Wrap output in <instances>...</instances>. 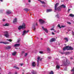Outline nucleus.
<instances>
[{
  "mask_svg": "<svg viewBox=\"0 0 74 74\" xmlns=\"http://www.w3.org/2000/svg\"><path fill=\"white\" fill-rule=\"evenodd\" d=\"M31 0H28V2L29 3H30V2H31Z\"/></svg>",
  "mask_w": 74,
  "mask_h": 74,
  "instance_id": "nucleus-48",
  "label": "nucleus"
},
{
  "mask_svg": "<svg viewBox=\"0 0 74 74\" xmlns=\"http://www.w3.org/2000/svg\"><path fill=\"white\" fill-rule=\"evenodd\" d=\"M67 50H69L70 47L69 46H66Z\"/></svg>",
  "mask_w": 74,
  "mask_h": 74,
  "instance_id": "nucleus-24",
  "label": "nucleus"
},
{
  "mask_svg": "<svg viewBox=\"0 0 74 74\" xmlns=\"http://www.w3.org/2000/svg\"><path fill=\"white\" fill-rule=\"evenodd\" d=\"M69 16H71V17H74V14H71L69 15Z\"/></svg>",
  "mask_w": 74,
  "mask_h": 74,
  "instance_id": "nucleus-28",
  "label": "nucleus"
},
{
  "mask_svg": "<svg viewBox=\"0 0 74 74\" xmlns=\"http://www.w3.org/2000/svg\"><path fill=\"white\" fill-rule=\"evenodd\" d=\"M3 44H9V42H4Z\"/></svg>",
  "mask_w": 74,
  "mask_h": 74,
  "instance_id": "nucleus-22",
  "label": "nucleus"
},
{
  "mask_svg": "<svg viewBox=\"0 0 74 74\" xmlns=\"http://www.w3.org/2000/svg\"><path fill=\"white\" fill-rule=\"evenodd\" d=\"M59 5V3H57L56 4H55V10H57V7Z\"/></svg>",
  "mask_w": 74,
  "mask_h": 74,
  "instance_id": "nucleus-6",
  "label": "nucleus"
},
{
  "mask_svg": "<svg viewBox=\"0 0 74 74\" xmlns=\"http://www.w3.org/2000/svg\"><path fill=\"white\" fill-rule=\"evenodd\" d=\"M36 63L35 62H32V66L34 67L35 66H36Z\"/></svg>",
  "mask_w": 74,
  "mask_h": 74,
  "instance_id": "nucleus-11",
  "label": "nucleus"
},
{
  "mask_svg": "<svg viewBox=\"0 0 74 74\" xmlns=\"http://www.w3.org/2000/svg\"><path fill=\"white\" fill-rule=\"evenodd\" d=\"M27 55V53H25V56H26Z\"/></svg>",
  "mask_w": 74,
  "mask_h": 74,
  "instance_id": "nucleus-41",
  "label": "nucleus"
},
{
  "mask_svg": "<svg viewBox=\"0 0 74 74\" xmlns=\"http://www.w3.org/2000/svg\"><path fill=\"white\" fill-rule=\"evenodd\" d=\"M38 1H40V3L41 2V1H41V0H38Z\"/></svg>",
  "mask_w": 74,
  "mask_h": 74,
  "instance_id": "nucleus-51",
  "label": "nucleus"
},
{
  "mask_svg": "<svg viewBox=\"0 0 74 74\" xmlns=\"http://www.w3.org/2000/svg\"><path fill=\"white\" fill-rule=\"evenodd\" d=\"M47 52H48V53H50V51H51V50L49 48H47Z\"/></svg>",
  "mask_w": 74,
  "mask_h": 74,
  "instance_id": "nucleus-15",
  "label": "nucleus"
},
{
  "mask_svg": "<svg viewBox=\"0 0 74 74\" xmlns=\"http://www.w3.org/2000/svg\"><path fill=\"white\" fill-rule=\"evenodd\" d=\"M64 60H62V62L64 63V64H66L67 63V58H64Z\"/></svg>",
  "mask_w": 74,
  "mask_h": 74,
  "instance_id": "nucleus-2",
  "label": "nucleus"
},
{
  "mask_svg": "<svg viewBox=\"0 0 74 74\" xmlns=\"http://www.w3.org/2000/svg\"><path fill=\"white\" fill-rule=\"evenodd\" d=\"M40 59V57H38L37 58V66H38V65H39V64L40 63V62H39V60Z\"/></svg>",
  "mask_w": 74,
  "mask_h": 74,
  "instance_id": "nucleus-8",
  "label": "nucleus"
},
{
  "mask_svg": "<svg viewBox=\"0 0 74 74\" xmlns=\"http://www.w3.org/2000/svg\"><path fill=\"white\" fill-rule=\"evenodd\" d=\"M56 17H57V18H59V15H56Z\"/></svg>",
  "mask_w": 74,
  "mask_h": 74,
  "instance_id": "nucleus-36",
  "label": "nucleus"
},
{
  "mask_svg": "<svg viewBox=\"0 0 74 74\" xmlns=\"http://www.w3.org/2000/svg\"><path fill=\"white\" fill-rule=\"evenodd\" d=\"M41 60H42V59L41 58L40 59V61H41Z\"/></svg>",
  "mask_w": 74,
  "mask_h": 74,
  "instance_id": "nucleus-58",
  "label": "nucleus"
},
{
  "mask_svg": "<svg viewBox=\"0 0 74 74\" xmlns=\"http://www.w3.org/2000/svg\"><path fill=\"white\" fill-rule=\"evenodd\" d=\"M17 22V18H15L13 20V23H15V22Z\"/></svg>",
  "mask_w": 74,
  "mask_h": 74,
  "instance_id": "nucleus-16",
  "label": "nucleus"
},
{
  "mask_svg": "<svg viewBox=\"0 0 74 74\" xmlns=\"http://www.w3.org/2000/svg\"><path fill=\"white\" fill-rule=\"evenodd\" d=\"M64 40H66V41H68V38H64Z\"/></svg>",
  "mask_w": 74,
  "mask_h": 74,
  "instance_id": "nucleus-34",
  "label": "nucleus"
},
{
  "mask_svg": "<svg viewBox=\"0 0 74 74\" xmlns=\"http://www.w3.org/2000/svg\"><path fill=\"white\" fill-rule=\"evenodd\" d=\"M26 74H32V73H27Z\"/></svg>",
  "mask_w": 74,
  "mask_h": 74,
  "instance_id": "nucleus-52",
  "label": "nucleus"
},
{
  "mask_svg": "<svg viewBox=\"0 0 74 74\" xmlns=\"http://www.w3.org/2000/svg\"><path fill=\"white\" fill-rule=\"evenodd\" d=\"M65 27V26H63V25H62L61 27Z\"/></svg>",
  "mask_w": 74,
  "mask_h": 74,
  "instance_id": "nucleus-42",
  "label": "nucleus"
},
{
  "mask_svg": "<svg viewBox=\"0 0 74 74\" xmlns=\"http://www.w3.org/2000/svg\"><path fill=\"white\" fill-rule=\"evenodd\" d=\"M4 42H0V44H4Z\"/></svg>",
  "mask_w": 74,
  "mask_h": 74,
  "instance_id": "nucleus-40",
  "label": "nucleus"
},
{
  "mask_svg": "<svg viewBox=\"0 0 74 74\" xmlns=\"http://www.w3.org/2000/svg\"><path fill=\"white\" fill-rule=\"evenodd\" d=\"M58 26L59 27H60V28H62V27H60V25H59V24L58 25Z\"/></svg>",
  "mask_w": 74,
  "mask_h": 74,
  "instance_id": "nucleus-37",
  "label": "nucleus"
},
{
  "mask_svg": "<svg viewBox=\"0 0 74 74\" xmlns=\"http://www.w3.org/2000/svg\"><path fill=\"white\" fill-rule=\"evenodd\" d=\"M52 34L53 35H54V34H55V33H53V32H52Z\"/></svg>",
  "mask_w": 74,
  "mask_h": 74,
  "instance_id": "nucleus-50",
  "label": "nucleus"
},
{
  "mask_svg": "<svg viewBox=\"0 0 74 74\" xmlns=\"http://www.w3.org/2000/svg\"><path fill=\"white\" fill-rule=\"evenodd\" d=\"M66 49H67L66 48V47H64L63 48V51H66Z\"/></svg>",
  "mask_w": 74,
  "mask_h": 74,
  "instance_id": "nucleus-31",
  "label": "nucleus"
},
{
  "mask_svg": "<svg viewBox=\"0 0 74 74\" xmlns=\"http://www.w3.org/2000/svg\"><path fill=\"white\" fill-rule=\"evenodd\" d=\"M17 74V72H15V74Z\"/></svg>",
  "mask_w": 74,
  "mask_h": 74,
  "instance_id": "nucleus-56",
  "label": "nucleus"
},
{
  "mask_svg": "<svg viewBox=\"0 0 74 74\" xmlns=\"http://www.w3.org/2000/svg\"><path fill=\"white\" fill-rule=\"evenodd\" d=\"M11 13L12 12L10 10H7V11L6 12L7 14H11Z\"/></svg>",
  "mask_w": 74,
  "mask_h": 74,
  "instance_id": "nucleus-10",
  "label": "nucleus"
},
{
  "mask_svg": "<svg viewBox=\"0 0 74 74\" xmlns=\"http://www.w3.org/2000/svg\"><path fill=\"white\" fill-rule=\"evenodd\" d=\"M20 41H21V40H20V39L18 40H17V42H16V43H19V42H20Z\"/></svg>",
  "mask_w": 74,
  "mask_h": 74,
  "instance_id": "nucleus-35",
  "label": "nucleus"
},
{
  "mask_svg": "<svg viewBox=\"0 0 74 74\" xmlns=\"http://www.w3.org/2000/svg\"><path fill=\"white\" fill-rule=\"evenodd\" d=\"M41 40H42V38H41Z\"/></svg>",
  "mask_w": 74,
  "mask_h": 74,
  "instance_id": "nucleus-64",
  "label": "nucleus"
},
{
  "mask_svg": "<svg viewBox=\"0 0 74 74\" xmlns=\"http://www.w3.org/2000/svg\"><path fill=\"white\" fill-rule=\"evenodd\" d=\"M48 58H49V59H51V57H48Z\"/></svg>",
  "mask_w": 74,
  "mask_h": 74,
  "instance_id": "nucleus-53",
  "label": "nucleus"
},
{
  "mask_svg": "<svg viewBox=\"0 0 74 74\" xmlns=\"http://www.w3.org/2000/svg\"><path fill=\"white\" fill-rule=\"evenodd\" d=\"M66 8V5H62L61 6H60L61 8Z\"/></svg>",
  "mask_w": 74,
  "mask_h": 74,
  "instance_id": "nucleus-20",
  "label": "nucleus"
},
{
  "mask_svg": "<svg viewBox=\"0 0 74 74\" xmlns=\"http://www.w3.org/2000/svg\"><path fill=\"white\" fill-rule=\"evenodd\" d=\"M24 64L23 63H22L20 65H21V66H23V65Z\"/></svg>",
  "mask_w": 74,
  "mask_h": 74,
  "instance_id": "nucleus-44",
  "label": "nucleus"
},
{
  "mask_svg": "<svg viewBox=\"0 0 74 74\" xmlns=\"http://www.w3.org/2000/svg\"><path fill=\"white\" fill-rule=\"evenodd\" d=\"M41 3L42 4H45L46 3L44 1H41Z\"/></svg>",
  "mask_w": 74,
  "mask_h": 74,
  "instance_id": "nucleus-27",
  "label": "nucleus"
},
{
  "mask_svg": "<svg viewBox=\"0 0 74 74\" xmlns=\"http://www.w3.org/2000/svg\"><path fill=\"white\" fill-rule=\"evenodd\" d=\"M25 53V52L24 51H22L21 52L22 54H23V53Z\"/></svg>",
  "mask_w": 74,
  "mask_h": 74,
  "instance_id": "nucleus-47",
  "label": "nucleus"
},
{
  "mask_svg": "<svg viewBox=\"0 0 74 74\" xmlns=\"http://www.w3.org/2000/svg\"><path fill=\"white\" fill-rule=\"evenodd\" d=\"M70 9H69V11H70Z\"/></svg>",
  "mask_w": 74,
  "mask_h": 74,
  "instance_id": "nucleus-61",
  "label": "nucleus"
},
{
  "mask_svg": "<svg viewBox=\"0 0 74 74\" xmlns=\"http://www.w3.org/2000/svg\"><path fill=\"white\" fill-rule=\"evenodd\" d=\"M14 68H15V69H18V70H19V68L18 67L16 66H14Z\"/></svg>",
  "mask_w": 74,
  "mask_h": 74,
  "instance_id": "nucleus-32",
  "label": "nucleus"
},
{
  "mask_svg": "<svg viewBox=\"0 0 74 74\" xmlns=\"http://www.w3.org/2000/svg\"><path fill=\"white\" fill-rule=\"evenodd\" d=\"M54 32H56V31H54Z\"/></svg>",
  "mask_w": 74,
  "mask_h": 74,
  "instance_id": "nucleus-62",
  "label": "nucleus"
},
{
  "mask_svg": "<svg viewBox=\"0 0 74 74\" xmlns=\"http://www.w3.org/2000/svg\"><path fill=\"white\" fill-rule=\"evenodd\" d=\"M71 71H74V68H73V70H71Z\"/></svg>",
  "mask_w": 74,
  "mask_h": 74,
  "instance_id": "nucleus-43",
  "label": "nucleus"
},
{
  "mask_svg": "<svg viewBox=\"0 0 74 74\" xmlns=\"http://www.w3.org/2000/svg\"><path fill=\"white\" fill-rule=\"evenodd\" d=\"M56 69H60V66H59L57 65V66H56Z\"/></svg>",
  "mask_w": 74,
  "mask_h": 74,
  "instance_id": "nucleus-30",
  "label": "nucleus"
},
{
  "mask_svg": "<svg viewBox=\"0 0 74 74\" xmlns=\"http://www.w3.org/2000/svg\"><path fill=\"white\" fill-rule=\"evenodd\" d=\"M61 54H63V53H62V52H61Z\"/></svg>",
  "mask_w": 74,
  "mask_h": 74,
  "instance_id": "nucleus-57",
  "label": "nucleus"
},
{
  "mask_svg": "<svg viewBox=\"0 0 74 74\" xmlns=\"http://www.w3.org/2000/svg\"><path fill=\"white\" fill-rule=\"evenodd\" d=\"M39 22L40 24H43V23H45L44 21H43L42 19H40Z\"/></svg>",
  "mask_w": 74,
  "mask_h": 74,
  "instance_id": "nucleus-5",
  "label": "nucleus"
},
{
  "mask_svg": "<svg viewBox=\"0 0 74 74\" xmlns=\"http://www.w3.org/2000/svg\"><path fill=\"white\" fill-rule=\"evenodd\" d=\"M32 73L33 74H36L37 73V72H36V71L34 70H33L32 71Z\"/></svg>",
  "mask_w": 74,
  "mask_h": 74,
  "instance_id": "nucleus-14",
  "label": "nucleus"
},
{
  "mask_svg": "<svg viewBox=\"0 0 74 74\" xmlns=\"http://www.w3.org/2000/svg\"><path fill=\"white\" fill-rule=\"evenodd\" d=\"M56 41V39L55 38H52L50 40V42H53V41Z\"/></svg>",
  "mask_w": 74,
  "mask_h": 74,
  "instance_id": "nucleus-9",
  "label": "nucleus"
},
{
  "mask_svg": "<svg viewBox=\"0 0 74 74\" xmlns=\"http://www.w3.org/2000/svg\"><path fill=\"white\" fill-rule=\"evenodd\" d=\"M4 33L5 34L4 36L7 38L9 37V34H8V32L6 31L4 32Z\"/></svg>",
  "mask_w": 74,
  "mask_h": 74,
  "instance_id": "nucleus-4",
  "label": "nucleus"
},
{
  "mask_svg": "<svg viewBox=\"0 0 74 74\" xmlns=\"http://www.w3.org/2000/svg\"><path fill=\"white\" fill-rule=\"evenodd\" d=\"M42 6L44 7H46V5H43Z\"/></svg>",
  "mask_w": 74,
  "mask_h": 74,
  "instance_id": "nucleus-49",
  "label": "nucleus"
},
{
  "mask_svg": "<svg viewBox=\"0 0 74 74\" xmlns=\"http://www.w3.org/2000/svg\"><path fill=\"white\" fill-rule=\"evenodd\" d=\"M67 23H68V24H69V25H71V22H68Z\"/></svg>",
  "mask_w": 74,
  "mask_h": 74,
  "instance_id": "nucleus-38",
  "label": "nucleus"
},
{
  "mask_svg": "<svg viewBox=\"0 0 74 74\" xmlns=\"http://www.w3.org/2000/svg\"><path fill=\"white\" fill-rule=\"evenodd\" d=\"M12 54L13 56H15L16 55V52L14 51V52L12 53Z\"/></svg>",
  "mask_w": 74,
  "mask_h": 74,
  "instance_id": "nucleus-13",
  "label": "nucleus"
},
{
  "mask_svg": "<svg viewBox=\"0 0 74 74\" xmlns=\"http://www.w3.org/2000/svg\"><path fill=\"white\" fill-rule=\"evenodd\" d=\"M8 74H11V73L10 72Z\"/></svg>",
  "mask_w": 74,
  "mask_h": 74,
  "instance_id": "nucleus-54",
  "label": "nucleus"
},
{
  "mask_svg": "<svg viewBox=\"0 0 74 74\" xmlns=\"http://www.w3.org/2000/svg\"><path fill=\"white\" fill-rule=\"evenodd\" d=\"M49 74H53V71H51L49 72Z\"/></svg>",
  "mask_w": 74,
  "mask_h": 74,
  "instance_id": "nucleus-29",
  "label": "nucleus"
},
{
  "mask_svg": "<svg viewBox=\"0 0 74 74\" xmlns=\"http://www.w3.org/2000/svg\"><path fill=\"white\" fill-rule=\"evenodd\" d=\"M24 11H27H27H29V10H30L29 9H28L27 8H25L24 9Z\"/></svg>",
  "mask_w": 74,
  "mask_h": 74,
  "instance_id": "nucleus-19",
  "label": "nucleus"
},
{
  "mask_svg": "<svg viewBox=\"0 0 74 74\" xmlns=\"http://www.w3.org/2000/svg\"><path fill=\"white\" fill-rule=\"evenodd\" d=\"M74 48L71 47H69V50H73Z\"/></svg>",
  "mask_w": 74,
  "mask_h": 74,
  "instance_id": "nucleus-25",
  "label": "nucleus"
},
{
  "mask_svg": "<svg viewBox=\"0 0 74 74\" xmlns=\"http://www.w3.org/2000/svg\"><path fill=\"white\" fill-rule=\"evenodd\" d=\"M51 30H54V29L53 28H51Z\"/></svg>",
  "mask_w": 74,
  "mask_h": 74,
  "instance_id": "nucleus-46",
  "label": "nucleus"
},
{
  "mask_svg": "<svg viewBox=\"0 0 74 74\" xmlns=\"http://www.w3.org/2000/svg\"><path fill=\"white\" fill-rule=\"evenodd\" d=\"M58 10V11H60L61 10V9H60V7H59L57 8Z\"/></svg>",
  "mask_w": 74,
  "mask_h": 74,
  "instance_id": "nucleus-26",
  "label": "nucleus"
},
{
  "mask_svg": "<svg viewBox=\"0 0 74 74\" xmlns=\"http://www.w3.org/2000/svg\"><path fill=\"white\" fill-rule=\"evenodd\" d=\"M52 10L51 9H47V12H51V11H52Z\"/></svg>",
  "mask_w": 74,
  "mask_h": 74,
  "instance_id": "nucleus-18",
  "label": "nucleus"
},
{
  "mask_svg": "<svg viewBox=\"0 0 74 74\" xmlns=\"http://www.w3.org/2000/svg\"><path fill=\"white\" fill-rule=\"evenodd\" d=\"M20 45V44H16L14 46V47H19V46Z\"/></svg>",
  "mask_w": 74,
  "mask_h": 74,
  "instance_id": "nucleus-17",
  "label": "nucleus"
},
{
  "mask_svg": "<svg viewBox=\"0 0 74 74\" xmlns=\"http://www.w3.org/2000/svg\"><path fill=\"white\" fill-rule=\"evenodd\" d=\"M26 28V24H25V23H23L22 25L20 26L18 29V30H21V29H25Z\"/></svg>",
  "mask_w": 74,
  "mask_h": 74,
  "instance_id": "nucleus-1",
  "label": "nucleus"
},
{
  "mask_svg": "<svg viewBox=\"0 0 74 74\" xmlns=\"http://www.w3.org/2000/svg\"><path fill=\"white\" fill-rule=\"evenodd\" d=\"M36 26H37V25H38L37 23H36V24H34L32 26V28L33 30H34V31H35V30H36Z\"/></svg>",
  "mask_w": 74,
  "mask_h": 74,
  "instance_id": "nucleus-3",
  "label": "nucleus"
},
{
  "mask_svg": "<svg viewBox=\"0 0 74 74\" xmlns=\"http://www.w3.org/2000/svg\"><path fill=\"white\" fill-rule=\"evenodd\" d=\"M7 40V41H10V42H11V41H12V40H11V39H7L6 40Z\"/></svg>",
  "mask_w": 74,
  "mask_h": 74,
  "instance_id": "nucleus-33",
  "label": "nucleus"
},
{
  "mask_svg": "<svg viewBox=\"0 0 74 74\" xmlns=\"http://www.w3.org/2000/svg\"><path fill=\"white\" fill-rule=\"evenodd\" d=\"M42 29L44 30V31H45L46 32H47V29L45 28H44V27H42Z\"/></svg>",
  "mask_w": 74,
  "mask_h": 74,
  "instance_id": "nucleus-21",
  "label": "nucleus"
},
{
  "mask_svg": "<svg viewBox=\"0 0 74 74\" xmlns=\"http://www.w3.org/2000/svg\"><path fill=\"white\" fill-rule=\"evenodd\" d=\"M29 30H28L27 31H26L25 30H24L23 31V34H22V36H24L25 34H26L27 33H28V32H29Z\"/></svg>",
  "mask_w": 74,
  "mask_h": 74,
  "instance_id": "nucleus-7",
  "label": "nucleus"
},
{
  "mask_svg": "<svg viewBox=\"0 0 74 74\" xmlns=\"http://www.w3.org/2000/svg\"><path fill=\"white\" fill-rule=\"evenodd\" d=\"M9 25V24L6 23L5 24V25H3V26H8Z\"/></svg>",
  "mask_w": 74,
  "mask_h": 74,
  "instance_id": "nucleus-23",
  "label": "nucleus"
},
{
  "mask_svg": "<svg viewBox=\"0 0 74 74\" xmlns=\"http://www.w3.org/2000/svg\"><path fill=\"white\" fill-rule=\"evenodd\" d=\"M22 74H24V73H22Z\"/></svg>",
  "mask_w": 74,
  "mask_h": 74,
  "instance_id": "nucleus-63",
  "label": "nucleus"
},
{
  "mask_svg": "<svg viewBox=\"0 0 74 74\" xmlns=\"http://www.w3.org/2000/svg\"><path fill=\"white\" fill-rule=\"evenodd\" d=\"M11 48V46H8L7 47H5V49H10Z\"/></svg>",
  "mask_w": 74,
  "mask_h": 74,
  "instance_id": "nucleus-12",
  "label": "nucleus"
},
{
  "mask_svg": "<svg viewBox=\"0 0 74 74\" xmlns=\"http://www.w3.org/2000/svg\"><path fill=\"white\" fill-rule=\"evenodd\" d=\"M39 53H41V54H42V53H43V52L40 51H39Z\"/></svg>",
  "mask_w": 74,
  "mask_h": 74,
  "instance_id": "nucleus-39",
  "label": "nucleus"
},
{
  "mask_svg": "<svg viewBox=\"0 0 74 74\" xmlns=\"http://www.w3.org/2000/svg\"><path fill=\"white\" fill-rule=\"evenodd\" d=\"M47 33H48V30H47Z\"/></svg>",
  "mask_w": 74,
  "mask_h": 74,
  "instance_id": "nucleus-60",
  "label": "nucleus"
},
{
  "mask_svg": "<svg viewBox=\"0 0 74 74\" xmlns=\"http://www.w3.org/2000/svg\"><path fill=\"white\" fill-rule=\"evenodd\" d=\"M0 1H1V2H2V1H3V0H0Z\"/></svg>",
  "mask_w": 74,
  "mask_h": 74,
  "instance_id": "nucleus-59",
  "label": "nucleus"
},
{
  "mask_svg": "<svg viewBox=\"0 0 74 74\" xmlns=\"http://www.w3.org/2000/svg\"><path fill=\"white\" fill-rule=\"evenodd\" d=\"M5 21V19H3V21Z\"/></svg>",
  "mask_w": 74,
  "mask_h": 74,
  "instance_id": "nucleus-55",
  "label": "nucleus"
},
{
  "mask_svg": "<svg viewBox=\"0 0 74 74\" xmlns=\"http://www.w3.org/2000/svg\"><path fill=\"white\" fill-rule=\"evenodd\" d=\"M72 34L73 35V36H74V32H73V31H72Z\"/></svg>",
  "mask_w": 74,
  "mask_h": 74,
  "instance_id": "nucleus-45",
  "label": "nucleus"
}]
</instances>
